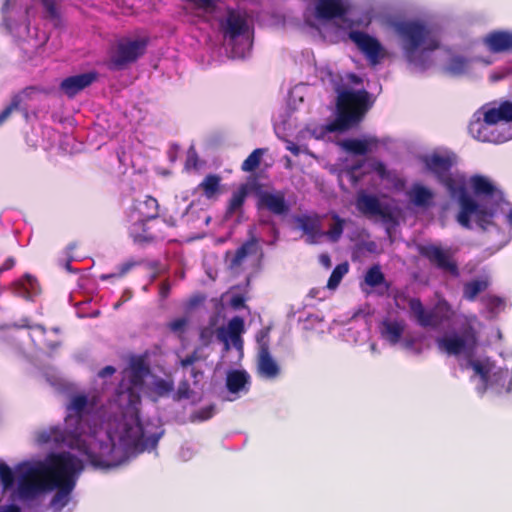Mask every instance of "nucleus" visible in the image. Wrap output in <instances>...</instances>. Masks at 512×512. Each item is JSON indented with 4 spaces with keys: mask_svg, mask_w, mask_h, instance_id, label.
Returning a JSON list of instances; mask_svg holds the SVG:
<instances>
[{
    "mask_svg": "<svg viewBox=\"0 0 512 512\" xmlns=\"http://www.w3.org/2000/svg\"><path fill=\"white\" fill-rule=\"evenodd\" d=\"M96 397L84 393L72 395L65 407L63 425H53L37 433L39 444H53L76 450L96 469L116 467L124 459L107 432L100 435L95 425Z\"/></svg>",
    "mask_w": 512,
    "mask_h": 512,
    "instance_id": "1",
    "label": "nucleus"
},
{
    "mask_svg": "<svg viewBox=\"0 0 512 512\" xmlns=\"http://www.w3.org/2000/svg\"><path fill=\"white\" fill-rule=\"evenodd\" d=\"M467 181L463 177V191L457 189L455 199L459 204L457 222L466 229L472 228L471 220L483 231L494 225L498 208L504 202V193L488 177L475 174L470 177L469 185L472 197L466 188Z\"/></svg>",
    "mask_w": 512,
    "mask_h": 512,
    "instance_id": "2",
    "label": "nucleus"
},
{
    "mask_svg": "<svg viewBox=\"0 0 512 512\" xmlns=\"http://www.w3.org/2000/svg\"><path fill=\"white\" fill-rule=\"evenodd\" d=\"M70 452L49 454L45 461L33 464L21 463L17 466V494L22 501H32L51 491L56 474L62 472V465Z\"/></svg>",
    "mask_w": 512,
    "mask_h": 512,
    "instance_id": "3",
    "label": "nucleus"
},
{
    "mask_svg": "<svg viewBox=\"0 0 512 512\" xmlns=\"http://www.w3.org/2000/svg\"><path fill=\"white\" fill-rule=\"evenodd\" d=\"M370 94L365 89L361 90H338L337 116L326 124L328 132H341L357 125L362 121L366 112L370 109Z\"/></svg>",
    "mask_w": 512,
    "mask_h": 512,
    "instance_id": "4",
    "label": "nucleus"
},
{
    "mask_svg": "<svg viewBox=\"0 0 512 512\" xmlns=\"http://www.w3.org/2000/svg\"><path fill=\"white\" fill-rule=\"evenodd\" d=\"M393 27L402 41L404 55L410 63L415 62L418 49L434 51L439 48V40L419 21H398Z\"/></svg>",
    "mask_w": 512,
    "mask_h": 512,
    "instance_id": "5",
    "label": "nucleus"
},
{
    "mask_svg": "<svg viewBox=\"0 0 512 512\" xmlns=\"http://www.w3.org/2000/svg\"><path fill=\"white\" fill-rule=\"evenodd\" d=\"M62 466V472L56 474L51 484V491L57 490L50 500V506L55 511H61L68 505L78 476L84 469L83 461L72 453H69Z\"/></svg>",
    "mask_w": 512,
    "mask_h": 512,
    "instance_id": "6",
    "label": "nucleus"
},
{
    "mask_svg": "<svg viewBox=\"0 0 512 512\" xmlns=\"http://www.w3.org/2000/svg\"><path fill=\"white\" fill-rule=\"evenodd\" d=\"M422 162L425 168L447 189L452 198L455 197L457 189L463 190L464 175L451 172L452 167L457 162V157L454 153L425 155L422 158Z\"/></svg>",
    "mask_w": 512,
    "mask_h": 512,
    "instance_id": "7",
    "label": "nucleus"
},
{
    "mask_svg": "<svg viewBox=\"0 0 512 512\" xmlns=\"http://www.w3.org/2000/svg\"><path fill=\"white\" fill-rule=\"evenodd\" d=\"M477 332L473 325L465 323L458 332H449L436 339L438 349L447 355L472 354L477 346Z\"/></svg>",
    "mask_w": 512,
    "mask_h": 512,
    "instance_id": "8",
    "label": "nucleus"
},
{
    "mask_svg": "<svg viewBox=\"0 0 512 512\" xmlns=\"http://www.w3.org/2000/svg\"><path fill=\"white\" fill-rule=\"evenodd\" d=\"M149 372V366L143 357L132 358L128 375L129 385L126 386L122 381L117 388V394L119 396L127 395L128 401L131 404L139 401V390L143 387L145 377Z\"/></svg>",
    "mask_w": 512,
    "mask_h": 512,
    "instance_id": "9",
    "label": "nucleus"
},
{
    "mask_svg": "<svg viewBox=\"0 0 512 512\" xmlns=\"http://www.w3.org/2000/svg\"><path fill=\"white\" fill-rule=\"evenodd\" d=\"M419 254L438 270L457 278L460 275L459 267L450 248H443L435 244L421 245Z\"/></svg>",
    "mask_w": 512,
    "mask_h": 512,
    "instance_id": "10",
    "label": "nucleus"
},
{
    "mask_svg": "<svg viewBox=\"0 0 512 512\" xmlns=\"http://www.w3.org/2000/svg\"><path fill=\"white\" fill-rule=\"evenodd\" d=\"M148 45L147 39H122L117 43L116 51L110 58L109 68L123 69L126 65L135 62L144 55Z\"/></svg>",
    "mask_w": 512,
    "mask_h": 512,
    "instance_id": "11",
    "label": "nucleus"
},
{
    "mask_svg": "<svg viewBox=\"0 0 512 512\" xmlns=\"http://www.w3.org/2000/svg\"><path fill=\"white\" fill-rule=\"evenodd\" d=\"M252 193L257 197L256 206L259 210L265 209L276 216H286L290 212V204L286 200L284 191H264L262 185L253 179Z\"/></svg>",
    "mask_w": 512,
    "mask_h": 512,
    "instance_id": "12",
    "label": "nucleus"
},
{
    "mask_svg": "<svg viewBox=\"0 0 512 512\" xmlns=\"http://www.w3.org/2000/svg\"><path fill=\"white\" fill-rule=\"evenodd\" d=\"M161 434L153 433L147 435L140 422L135 425L128 426L122 436L125 445L136 453L151 451L158 445Z\"/></svg>",
    "mask_w": 512,
    "mask_h": 512,
    "instance_id": "13",
    "label": "nucleus"
},
{
    "mask_svg": "<svg viewBox=\"0 0 512 512\" xmlns=\"http://www.w3.org/2000/svg\"><path fill=\"white\" fill-rule=\"evenodd\" d=\"M349 38L356 44L372 66L379 64L385 58L386 51L375 37L363 31H351Z\"/></svg>",
    "mask_w": 512,
    "mask_h": 512,
    "instance_id": "14",
    "label": "nucleus"
},
{
    "mask_svg": "<svg viewBox=\"0 0 512 512\" xmlns=\"http://www.w3.org/2000/svg\"><path fill=\"white\" fill-rule=\"evenodd\" d=\"M98 78L96 71H90L63 79L60 90L69 98L75 97L79 92L89 87Z\"/></svg>",
    "mask_w": 512,
    "mask_h": 512,
    "instance_id": "15",
    "label": "nucleus"
},
{
    "mask_svg": "<svg viewBox=\"0 0 512 512\" xmlns=\"http://www.w3.org/2000/svg\"><path fill=\"white\" fill-rule=\"evenodd\" d=\"M482 43L491 53H512V31H490L483 37Z\"/></svg>",
    "mask_w": 512,
    "mask_h": 512,
    "instance_id": "16",
    "label": "nucleus"
},
{
    "mask_svg": "<svg viewBox=\"0 0 512 512\" xmlns=\"http://www.w3.org/2000/svg\"><path fill=\"white\" fill-rule=\"evenodd\" d=\"M249 235V238L235 252H226V259H229L230 268L240 267L248 256L256 255L260 250L259 240L252 230Z\"/></svg>",
    "mask_w": 512,
    "mask_h": 512,
    "instance_id": "17",
    "label": "nucleus"
},
{
    "mask_svg": "<svg viewBox=\"0 0 512 512\" xmlns=\"http://www.w3.org/2000/svg\"><path fill=\"white\" fill-rule=\"evenodd\" d=\"M409 308L417 323L423 328H437L442 323V318L435 310H426L419 298L409 300Z\"/></svg>",
    "mask_w": 512,
    "mask_h": 512,
    "instance_id": "18",
    "label": "nucleus"
},
{
    "mask_svg": "<svg viewBox=\"0 0 512 512\" xmlns=\"http://www.w3.org/2000/svg\"><path fill=\"white\" fill-rule=\"evenodd\" d=\"M357 209L367 216H380L383 219H390L391 212L387 207H383L380 200L370 194L361 193L356 201Z\"/></svg>",
    "mask_w": 512,
    "mask_h": 512,
    "instance_id": "19",
    "label": "nucleus"
},
{
    "mask_svg": "<svg viewBox=\"0 0 512 512\" xmlns=\"http://www.w3.org/2000/svg\"><path fill=\"white\" fill-rule=\"evenodd\" d=\"M295 222L298 228L307 236L306 242L308 244H316L318 238L323 236V232L321 231V219L318 214L299 215L295 218Z\"/></svg>",
    "mask_w": 512,
    "mask_h": 512,
    "instance_id": "20",
    "label": "nucleus"
},
{
    "mask_svg": "<svg viewBox=\"0 0 512 512\" xmlns=\"http://www.w3.org/2000/svg\"><path fill=\"white\" fill-rule=\"evenodd\" d=\"M257 370L258 374L266 379H275L280 374V367L272 358L267 343H261L260 345Z\"/></svg>",
    "mask_w": 512,
    "mask_h": 512,
    "instance_id": "21",
    "label": "nucleus"
},
{
    "mask_svg": "<svg viewBox=\"0 0 512 512\" xmlns=\"http://www.w3.org/2000/svg\"><path fill=\"white\" fill-rule=\"evenodd\" d=\"M151 220L143 218L137 222H134L129 228V235L133 239V242L139 245L150 244L158 239L163 238L160 233H156L152 230V226L148 223Z\"/></svg>",
    "mask_w": 512,
    "mask_h": 512,
    "instance_id": "22",
    "label": "nucleus"
},
{
    "mask_svg": "<svg viewBox=\"0 0 512 512\" xmlns=\"http://www.w3.org/2000/svg\"><path fill=\"white\" fill-rule=\"evenodd\" d=\"M406 324L403 320H383L380 325L381 337L391 345H396L401 340Z\"/></svg>",
    "mask_w": 512,
    "mask_h": 512,
    "instance_id": "23",
    "label": "nucleus"
},
{
    "mask_svg": "<svg viewBox=\"0 0 512 512\" xmlns=\"http://www.w3.org/2000/svg\"><path fill=\"white\" fill-rule=\"evenodd\" d=\"M346 14V8L342 0H318L316 4V15L320 19L330 20L342 17Z\"/></svg>",
    "mask_w": 512,
    "mask_h": 512,
    "instance_id": "24",
    "label": "nucleus"
},
{
    "mask_svg": "<svg viewBox=\"0 0 512 512\" xmlns=\"http://www.w3.org/2000/svg\"><path fill=\"white\" fill-rule=\"evenodd\" d=\"M379 140L376 137H366L364 139H346L341 146L347 152L355 155H366L372 148L377 147Z\"/></svg>",
    "mask_w": 512,
    "mask_h": 512,
    "instance_id": "25",
    "label": "nucleus"
},
{
    "mask_svg": "<svg viewBox=\"0 0 512 512\" xmlns=\"http://www.w3.org/2000/svg\"><path fill=\"white\" fill-rule=\"evenodd\" d=\"M249 192H252V181L241 184L240 187L232 193L225 211V218L232 217L237 211L242 209Z\"/></svg>",
    "mask_w": 512,
    "mask_h": 512,
    "instance_id": "26",
    "label": "nucleus"
},
{
    "mask_svg": "<svg viewBox=\"0 0 512 512\" xmlns=\"http://www.w3.org/2000/svg\"><path fill=\"white\" fill-rule=\"evenodd\" d=\"M245 331L244 320L239 316L233 317L229 322L227 329L220 327L217 330V338L225 345V350L228 351L230 348L229 338L234 336H240Z\"/></svg>",
    "mask_w": 512,
    "mask_h": 512,
    "instance_id": "27",
    "label": "nucleus"
},
{
    "mask_svg": "<svg viewBox=\"0 0 512 512\" xmlns=\"http://www.w3.org/2000/svg\"><path fill=\"white\" fill-rule=\"evenodd\" d=\"M500 121H512V102L504 101L497 108H490L484 113V123L497 124Z\"/></svg>",
    "mask_w": 512,
    "mask_h": 512,
    "instance_id": "28",
    "label": "nucleus"
},
{
    "mask_svg": "<svg viewBox=\"0 0 512 512\" xmlns=\"http://www.w3.org/2000/svg\"><path fill=\"white\" fill-rule=\"evenodd\" d=\"M250 376L245 370H232L227 373L226 387L230 393L238 394L241 391H248Z\"/></svg>",
    "mask_w": 512,
    "mask_h": 512,
    "instance_id": "29",
    "label": "nucleus"
},
{
    "mask_svg": "<svg viewBox=\"0 0 512 512\" xmlns=\"http://www.w3.org/2000/svg\"><path fill=\"white\" fill-rule=\"evenodd\" d=\"M31 330V338L34 341L35 345L40 348H45L51 352L57 350L61 342L59 340H48L45 338V334L47 332L46 328L40 324H35L32 326H28Z\"/></svg>",
    "mask_w": 512,
    "mask_h": 512,
    "instance_id": "30",
    "label": "nucleus"
},
{
    "mask_svg": "<svg viewBox=\"0 0 512 512\" xmlns=\"http://www.w3.org/2000/svg\"><path fill=\"white\" fill-rule=\"evenodd\" d=\"M489 285V280L486 278H478L468 281L463 285V298L467 301L473 302L480 293L488 289Z\"/></svg>",
    "mask_w": 512,
    "mask_h": 512,
    "instance_id": "31",
    "label": "nucleus"
},
{
    "mask_svg": "<svg viewBox=\"0 0 512 512\" xmlns=\"http://www.w3.org/2000/svg\"><path fill=\"white\" fill-rule=\"evenodd\" d=\"M480 301L492 317H497L506 307L505 299L497 295H484Z\"/></svg>",
    "mask_w": 512,
    "mask_h": 512,
    "instance_id": "32",
    "label": "nucleus"
},
{
    "mask_svg": "<svg viewBox=\"0 0 512 512\" xmlns=\"http://www.w3.org/2000/svg\"><path fill=\"white\" fill-rule=\"evenodd\" d=\"M410 197L416 206L426 207L430 205L433 199V193L425 186L417 184L413 186Z\"/></svg>",
    "mask_w": 512,
    "mask_h": 512,
    "instance_id": "33",
    "label": "nucleus"
},
{
    "mask_svg": "<svg viewBox=\"0 0 512 512\" xmlns=\"http://www.w3.org/2000/svg\"><path fill=\"white\" fill-rule=\"evenodd\" d=\"M220 181H221L220 176H218L216 174H209L199 184V188L202 189L205 197L210 199L218 193L219 187H220Z\"/></svg>",
    "mask_w": 512,
    "mask_h": 512,
    "instance_id": "34",
    "label": "nucleus"
},
{
    "mask_svg": "<svg viewBox=\"0 0 512 512\" xmlns=\"http://www.w3.org/2000/svg\"><path fill=\"white\" fill-rule=\"evenodd\" d=\"M267 152L265 148L254 149L241 164L243 172H254L261 164L263 155Z\"/></svg>",
    "mask_w": 512,
    "mask_h": 512,
    "instance_id": "35",
    "label": "nucleus"
},
{
    "mask_svg": "<svg viewBox=\"0 0 512 512\" xmlns=\"http://www.w3.org/2000/svg\"><path fill=\"white\" fill-rule=\"evenodd\" d=\"M246 22L239 15L234 14L233 12L229 13L227 18V32L230 38L234 39L245 31Z\"/></svg>",
    "mask_w": 512,
    "mask_h": 512,
    "instance_id": "36",
    "label": "nucleus"
},
{
    "mask_svg": "<svg viewBox=\"0 0 512 512\" xmlns=\"http://www.w3.org/2000/svg\"><path fill=\"white\" fill-rule=\"evenodd\" d=\"M491 385L501 386L505 392L510 393L512 390V377L507 369H499L494 372L491 379Z\"/></svg>",
    "mask_w": 512,
    "mask_h": 512,
    "instance_id": "37",
    "label": "nucleus"
},
{
    "mask_svg": "<svg viewBox=\"0 0 512 512\" xmlns=\"http://www.w3.org/2000/svg\"><path fill=\"white\" fill-rule=\"evenodd\" d=\"M364 281L366 285L372 288L386 284L385 276L379 265H374L367 270Z\"/></svg>",
    "mask_w": 512,
    "mask_h": 512,
    "instance_id": "38",
    "label": "nucleus"
},
{
    "mask_svg": "<svg viewBox=\"0 0 512 512\" xmlns=\"http://www.w3.org/2000/svg\"><path fill=\"white\" fill-rule=\"evenodd\" d=\"M332 219L334 220V223L328 231L323 232V235H326L332 242H337L343 234L345 221L337 214H334Z\"/></svg>",
    "mask_w": 512,
    "mask_h": 512,
    "instance_id": "39",
    "label": "nucleus"
},
{
    "mask_svg": "<svg viewBox=\"0 0 512 512\" xmlns=\"http://www.w3.org/2000/svg\"><path fill=\"white\" fill-rule=\"evenodd\" d=\"M0 481L3 491H8L14 486L15 477L12 469L4 462H0Z\"/></svg>",
    "mask_w": 512,
    "mask_h": 512,
    "instance_id": "40",
    "label": "nucleus"
},
{
    "mask_svg": "<svg viewBox=\"0 0 512 512\" xmlns=\"http://www.w3.org/2000/svg\"><path fill=\"white\" fill-rule=\"evenodd\" d=\"M347 272L348 265L346 263L337 265L330 274V277L327 282V287L329 289H335Z\"/></svg>",
    "mask_w": 512,
    "mask_h": 512,
    "instance_id": "41",
    "label": "nucleus"
},
{
    "mask_svg": "<svg viewBox=\"0 0 512 512\" xmlns=\"http://www.w3.org/2000/svg\"><path fill=\"white\" fill-rule=\"evenodd\" d=\"M143 205L148 210L147 213L142 212L143 218H146V220H155L159 214V203L157 199L152 196H147Z\"/></svg>",
    "mask_w": 512,
    "mask_h": 512,
    "instance_id": "42",
    "label": "nucleus"
},
{
    "mask_svg": "<svg viewBox=\"0 0 512 512\" xmlns=\"http://www.w3.org/2000/svg\"><path fill=\"white\" fill-rule=\"evenodd\" d=\"M215 406L213 404L200 408L190 415L191 422H203L213 417Z\"/></svg>",
    "mask_w": 512,
    "mask_h": 512,
    "instance_id": "43",
    "label": "nucleus"
},
{
    "mask_svg": "<svg viewBox=\"0 0 512 512\" xmlns=\"http://www.w3.org/2000/svg\"><path fill=\"white\" fill-rule=\"evenodd\" d=\"M138 262L128 261L119 266V270L116 273L103 274L100 276L101 280L120 279L124 277L134 266L138 265Z\"/></svg>",
    "mask_w": 512,
    "mask_h": 512,
    "instance_id": "44",
    "label": "nucleus"
},
{
    "mask_svg": "<svg viewBox=\"0 0 512 512\" xmlns=\"http://www.w3.org/2000/svg\"><path fill=\"white\" fill-rule=\"evenodd\" d=\"M41 91L42 90L39 89L38 87L30 86V87L24 88L19 93L13 95L12 98H19L20 106L22 104L26 105L27 101L32 100L34 94L41 92Z\"/></svg>",
    "mask_w": 512,
    "mask_h": 512,
    "instance_id": "45",
    "label": "nucleus"
},
{
    "mask_svg": "<svg viewBox=\"0 0 512 512\" xmlns=\"http://www.w3.org/2000/svg\"><path fill=\"white\" fill-rule=\"evenodd\" d=\"M470 366L474 370L475 374L480 376L483 383L487 384L489 382V368L485 365H483L480 361L471 360Z\"/></svg>",
    "mask_w": 512,
    "mask_h": 512,
    "instance_id": "46",
    "label": "nucleus"
},
{
    "mask_svg": "<svg viewBox=\"0 0 512 512\" xmlns=\"http://www.w3.org/2000/svg\"><path fill=\"white\" fill-rule=\"evenodd\" d=\"M17 109H20L19 98H11L10 103L0 112V126L6 122Z\"/></svg>",
    "mask_w": 512,
    "mask_h": 512,
    "instance_id": "47",
    "label": "nucleus"
},
{
    "mask_svg": "<svg viewBox=\"0 0 512 512\" xmlns=\"http://www.w3.org/2000/svg\"><path fill=\"white\" fill-rule=\"evenodd\" d=\"M188 326L186 317L176 318L167 324L168 329L175 334H183Z\"/></svg>",
    "mask_w": 512,
    "mask_h": 512,
    "instance_id": "48",
    "label": "nucleus"
},
{
    "mask_svg": "<svg viewBox=\"0 0 512 512\" xmlns=\"http://www.w3.org/2000/svg\"><path fill=\"white\" fill-rule=\"evenodd\" d=\"M192 395V390L190 388V384L187 380L180 381L178 385V389L174 394V400L180 401L183 399H189Z\"/></svg>",
    "mask_w": 512,
    "mask_h": 512,
    "instance_id": "49",
    "label": "nucleus"
},
{
    "mask_svg": "<svg viewBox=\"0 0 512 512\" xmlns=\"http://www.w3.org/2000/svg\"><path fill=\"white\" fill-rule=\"evenodd\" d=\"M203 360L201 355L200 348H195L192 353L186 355L184 358L180 360V366L182 368H187L189 366L194 365L196 362Z\"/></svg>",
    "mask_w": 512,
    "mask_h": 512,
    "instance_id": "50",
    "label": "nucleus"
},
{
    "mask_svg": "<svg viewBox=\"0 0 512 512\" xmlns=\"http://www.w3.org/2000/svg\"><path fill=\"white\" fill-rule=\"evenodd\" d=\"M174 389V385L172 381H167L164 379H160L155 382V390L160 396H165L171 393Z\"/></svg>",
    "mask_w": 512,
    "mask_h": 512,
    "instance_id": "51",
    "label": "nucleus"
},
{
    "mask_svg": "<svg viewBox=\"0 0 512 512\" xmlns=\"http://www.w3.org/2000/svg\"><path fill=\"white\" fill-rule=\"evenodd\" d=\"M13 294L24 299H30L31 293L29 292L26 284L23 281H16L12 285Z\"/></svg>",
    "mask_w": 512,
    "mask_h": 512,
    "instance_id": "52",
    "label": "nucleus"
},
{
    "mask_svg": "<svg viewBox=\"0 0 512 512\" xmlns=\"http://www.w3.org/2000/svg\"><path fill=\"white\" fill-rule=\"evenodd\" d=\"M466 68V61L461 57H455L451 60L449 70L455 74L464 72Z\"/></svg>",
    "mask_w": 512,
    "mask_h": 512,
    "instance_id": "53",
    "label": "nucleus"
},
{
    "mask_svg": "<svg viewBox=\"0 0 512 512\" xmlns=\"http://www.w3.org/2000/svg\"><path fill=\"white\" fill-rule=\"evenodd\" d=\"M213 335H214V331L212 328L210 327H204L200 330V333H199V338H200V341L204 344V345H208L211 343L212 341V338H213Z\"/></svg>",
    "mask_w": 512,
    "mask_h": 512,
    "instance_id": "54",
    "label": "nucleus"
},
{
    "mask_svg": "<svg viewBox=\"0 0 512 512\" xmlns=\"http://www.w3.org/2000/svg\"><path fill=\"white\" fill-rule=\"evenodd\" d=\"M371 167H372L373 171H375L379 175V177H381L382 179L387 177L388 173H387L386 165L382 161H379V160L373 161V163L371 164Z\"/></svg>",
    "mask_w": 512,
    "mask_h": 512,
    "instance_id": "55",
    "label": "nucleus"
},
{
    "mask_svg": "<svg viewBox=\"0 0 512 512\" xmlns=\"http://www.w3.org/2000/svg\"><path fill=\"white\" fill-rule=\"evenodd\" d=\"M42 5L51 18L58 16L57 8L53 0H42Z\"/></svg>",
    "mask_w": 512,
    "mask_h": 512,
    "instance_id": "56",
    "label": "nucleus"
},
{
    "mask_svg": "<svg viewBox=\"0 0 512 512\" xmlns=\"http://www.w3.org/2000/svg\"><path fill=\"white\" fill-rule=\"evenodd\" d=\"M362 167V163H357V164H353L352 166H350L346 173L350 179V181L353 183V184H356L358 181H359V178L355 175L356 171H358L359 169H361Z\"/></svg>",
    "mask_w": 512,
    "mask_h": 512,
    "instance_id": "57",
    "label": "nucleus"
},
{
    "mask_svg": "<svg viewBox=\"0 0 512 512\" xmlns=\"http://www.w3.org/2000/svg\"><path fill=\"white\" fill-rule=\"evenodd\" d=\"M476 127H477V135L475 137L478 140L483 141V142L489 141V139L485 135H482V132H481V128H484V124H482L480 122L471 124L470 131L473 133Z\"/></svg>",
    "mask_w": 512,
    "mask_h": 512,
    "instance_id": "58",
    "label": "nucleus"
},
{
    "mask_svg": "<svg viewBox=\"0 0 512 512\" xmlns=\"http://www.w3.org/2000/svg\"><path fill=\"white\" fill-rule=\"evenodd\" d=\"M231 306L234 309H240L245 306V298L242 295H234L230 301Z\"/></svg>",
    "mask_w": 512,
    "mask_h": 512,
    "instance_id": "59",
    "label": "nucleus"
},
{
    "mask_svg": "<svg viewBox=\"0 0 512 512\" xmlns=\"http://www.w3.org/2000/svg\"><path fill=\"white\" fill-rule=\"evenodd\" d=\"M115 372L116 368L114 366L107 365L98 372V377L104 379L112 376L113 374H115Z\"/></svg>",
    "mask_w": 512,
    "mask_h": 512,
    "instance_id": "60",
    "label": "nucleus"
},
{
    "mask_svg": "<svg viewBox=\"0 0 512 512\" xmlns=\"http://www.w3.org/2000/svg\"><path fill=\"white\" fill-rule=\"evenodd\" d=\"M197 153L191 149L189 152H188V158H187V161H186V166L187 167H190V166H193L194 168H196L197 166Z\"/></svg>",
    "mask_w": 512,
    "mask_h": 512,
    "instance_id": "61",
    "label": "nucleus"
},
{
    "mask_svg": "<svg viewBox=\"0 0 512 512\" xmlns=\"http://www.w3.org/2000/svg\"><path fill=\"white\" fill-rule=\"evenodd\" d=\"M16 261L13 257L7 258L0 266V273L10 270L14 267Z\"/></svg>",
    "mask_w": 512,
    "mask_h": 512,
    "instance_id": "62",
    "label": "nucleus"
},
{
    "mask_svg": "<svg viewBox=\"0 0 512 512\" xmlns=\"http://www.w3.org/2000/svg\"><path fill=\"white\" fill-rule=\"evenodd\" d=\"M0 512H21V509L15 504H9L0 506Z\"/></svg>",
    "mask_w": 512,
    "mask_h": 512,
    "instance_id": "63",
    "label": "nucleus"
},
{
    "mask_svg": "<svg viewBox=\"0 0 512 512\" xmlns=\"http://www.w3.org/2000/svg\"><path fill=\"white\" fill-rule=\"evenodd\" d=\"M229 340H231L232 345L237 350H242V348H243V340H242L241 335L240 336L231 337V338H229Z\"/></svg>",
    "mask_w": 512,
    "mask_h": 512,
    "instance_id": "64",
    "label": "nucleus"
}]
</instances>
